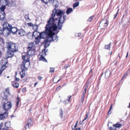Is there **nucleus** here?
<instances>
[{
	"instance_id": "nucleus-55",
	"label": "nucleus",
	"mask_w": 130,
	"mask_h": 130,
	"mask_svg": "<svg viewBox=\"0 0 130 130\" xmlns=\"http://www.w3.org/2000/svg\"><path fill=\"white\" fill-rule=\"evenodd\" d=\"M61 88V87L59 86L58 88H57L56 90H59Z\"/></svg>"
},
{
	"instance_id": "nucleus-62",
	"label": "nucleus",
	"mask_w": 130,
	"mask_h": 130,
	"mask_svg": "<svg viewBox=\"0 0 130 130\" xmlns=\"http://www.w3.org/2000/svg\"><path fill=\"white\" fill-rule=\"evenodd\" d=\"M127 11H126L125 12V13L124 14V15L126 14H127Z\"/></svg>"
},
{
	"instance_id": "nucleus-40",
	"label": "nucleus",
	"mask_w": 130,
	"mask_h": 130,
	"mask_svg": "<svg viewBox=\"0 0 130 130\" xmlns=\"http://www.w3.org/2000/svg\"><path fill=\"white\" fill-rule=\"evenodd\" d=\"M9 89L8 88H7L6 89L5 91V93H8V94H9Z\"/></svg>"
},
{
	"instance_id": "nucleus-35",
	"label": "nucleus",
	"mask_w": 130,
	"mask_h": 130,
	"mask_svg": "<svg viewBox=\"0 0 130 130\" xmlns=\"http://www.w3.org/2000/svg\"><path fill=\"white\" fill-rule=\"evenodd\" d=\"M93 17H94V16H91L90 17H89L88 18V21H89L90 22H91V21L93 19Z\"/></svg>"
},
{
	"instance_id": "nucleus-47",
	"label": "nucleus",
	"mask_w": 130,
	"mask_h": 130,
	"mask_svg": "<svg viewBox=\"0 0 130 130\" xmlns=\"http://www.w3.org/2000/svg\"><path fill=\"white\" fill-rule=\"evenodd\" d=\"M0 41L2 42L3 44L4 43V41L3 39L1 38H0Z\"/></svg>"
},
{
	"instance_id": "nucleus-45",
	"label": "nucleus",
	"mask_w": 130,
	"mask_h": 130,
	"mask_svg": "<svg viewBox=\"0 0 130 130\" xmlns=\"http://www.w3.org/2000/svg\"><path fill=\"white\" fill-rule=\"evenodd\" d=\"M32 121L30 119L28 120L27 122V124L29 125L31 123Z\"/></svg>"
},
{
	"instance_id": "nucleus-26",
	"label": "nucleus",
	"mask_w": 130,
	"mask_h": 130,
	"mask_svg": "<svg viewBox=\"0 0 130 130\" xmlns=\"http://www.w3.org/2000/svg\"><path fill=\"white\" fill-rule=\"evenodd\" d=\"M21 101L20 98L19 97H18L17 100V106L18 107V106L19 103Z\"/></svg>"
},
{
	"instance_id": "nucleus-38",
	"label": "nucleus",
	"mask_w": 130,
	"mask_h": 130,
	"mask_svg": "<svg viewBox=\"0 0 130 130\" xmlns=\"http://www.w3.org/2000/svg\"><path fill=\"white\" fill-rule=\"evenodd\" d=\"M88 114L87 113L86 114V116L84 117V119L83 120V121L84 122L85 120H86L88 117Z\"/></svg>"
},
{
	"instance_id": "nucleus-51",
	"label": "nucleus",
	"mask_w": 130,
	"mask_h": 130,
	"mask_svg": "<svg viewBox=\"0 0 130 130\" xmlns=\"http://www.w3.org/2000/svg\"><path fill=\"white\" fill-rule=\"evenodd\" d=\"M28 25H29L30 26H33V24L31 23H28L27 24Z\"/></svg>"
},
{
	"instance_id": "nucleus-24",
	"label": "nucleus",
	"mask_w": 130,
	"mask_h": 130,
	"mask_svg": "<svg viewBox=\"0 0 130 130\" xmlns=\"http://www.w3.org/2000/svg\"><path fill=\"white\" fill-rule=\"evenodd\" d=\"M12 86L14 87L18 88L19 86V84L17 83H15L14 84H12Z\"/></svg>"
},
{
	"instance_id": "nucleus-52",
	"label": "nucleus",
	"mask_w": 130,
	"mask_h": 130,
	"mask_svg": "<svg viewBox=\"0 0 130 130\" xmlns=\"http://www.w3.org/2000/svg\"><path fill=\"white\" fill-rule=\"evenodd\" d=\"M2 34H3V31H2L1 29L0 30V35H2Z\"/></svg>"
},
{
	"instance_id": "nucleus-2",
	"label": "nucleus",
	"mask_w": 130,
	"mask_h": 130,
	"mask_svg": "<svg viewBox=\"0 0 130 130\" xmlns=\"http://www.w3.org/2000/svg\"><path fill=\"white\" fill-rule=\"evenodd\" d=\"M58 37L57 35H54L53 37L49 35V36L47 39L44 40L42 44H44L45 48H46L50 45V42L53 41L55 42H57L58 40Z\"/></svg>"
},
{
	"instance_id": "nucleus-58",
	"label": "nucleus",
	"mask_w": 130,
	"mask_h": 130,
	"mask_svg": "<svg viewBox=\"0 0 130 130\" xmlns=\"http://www.w3.org/2000/svg\"><path fill=\"white\" fill-rule=\"evenodd\" d=\"M83 122V121H80V122H79V124H82L83 123V122Z\"/></svg>"
},
{
	"instance_id": "nucleus-56",
	"label": "nucleus",
	"mask_w": 130,
	"mask_h": 130,
	"mask_svg": "<svg viewBox=\"0 0 130 130\" xmlns=\"http://www.w3.org/2000/svg\"><path fill=\"white\" fill-rule=\"evenodd\" d=\"M3 1V0H0V5H1L2 4V3Z\"/></svg>"
},
{
	"instance_id": "nucleus-6",
	"label": "nucleus",
	"mask_w": 130,
	"mask_h": 130,
	"mask_svg": "<svg viewBox=\"0 0 130 130\" xmlns=\"http://www.w3.org/2000/svg\"><path fill=\"white\" fill-rule=\"evenodd\" d=\"M12 107V104L11 102H8L6 103H4L3 104V109L6 111L10 109Z\"/></svg>"
},
{
	"instance_id": "nucleus-49",
	"label": "nucleus",
	"mask_w": 130,
	"mask_h": 130,
	"mask_svg": "<svg viewBox=\"0 0 130 130\" xmlns=\"http://www.w3.org/2000/svg\"><path fill=\"white\" fill-rule=\"evenodd\" d=\"M3 124L2 123H1L0 124V130H1L3 126Z\"/></svg>"
},
{
	"instance_id": "nucleus-44",
	"label": "nucleus",
	"mask_w": 130,
	"mask_h": 130,
	"mask_svg": "<svg viewBox=\"0 0 130 130\" xmlns=\"http://www.w3.org/2000/svg\"><path fill=\"white\" fill-rule=\"evenodd\" d=\"M81 35V34L80 33H77L75 35V36L77 37H79Z\"/></svg>"
},
{
	"instance_id": "nucleus-59",
	"label": "nucleus",
	"mask_w": 130,
	"mask_h": 130,
	"mask_svg": "<svg viewBox=\"0 0 130 130\" xmlns=\"http://www.w3.org/2000/svg\"><path fill=\"white\" fill-rule=\"evenodd\" d=\"M75 130H81L80 128H77Z\"/></svg>"
},
{
	"instance_id": "nucleus-25",
	"label": "nucleus",
	"mask_w": 130,
	"mask_h": 130,
	"mask_svg": "<svg viewBox=\"0 0 130 130\" xmlns=\"http://www.w3.org/2000/svg\"><path fill=\"white\" fill-rule=\"evenodd\" d=\"M71 96H68V99L67 100H65L64 101V103L65 104H66L68 103V102H69L70 99H71Z\"/></svg>"
},
{
	"instance_id": "nucleus-15",
	"label": "nucleus",
	"mask_w": 130,
	"mask_h": 130,
	"mask_svg": "<svg viewBox=\"0 0 130 130\" xmlns=\"http://www.w3.org/2000/svg\"><path fill=\"white\" fill-rule=\"evenodd\" d=\"M8 117V114L7 112L0 115V120L4 119Z\"/></svg>"
},
{
	"instance_id": "nucleus-64",
	"label": "nucleus",
	"mask_w": 130,
	"mask_h": 130,
	"mask_svg": "<svg viewBox=\"0 0 130 130\" xmlns=\"http://www.w3.org/2000/svg\"><path fill=\"white\" fill-rule=\"evenodd\" d=\"M37 83H35V86H36V85L37 84Z\"/></svg>"
},
{
	"instance_id": "nucleus-8",
	"label": "nucleus",
	"mask_w": 130,
	"mask_h": 130,
	"mask_svg": "<svg viewBox=\"0 0 130 130\" xmlns=\"http://www.w3.org/2000/svg\"><path fill=\"white\" fill-rule=\"evenodd\" d=\"M14 52L9 51L8 50L7 53L6 54L7 58L11 57L14 55Z\"/></svg>"
},
{
	"instance_id": "nucleus-28",
	"label": "nucleus",
	"mask_w": 130,
	"mask_h": 130,
	"mask_svg": "<svg viewBox=\"0 0 130 130\" xmlns=\"http://www.w3.org/2000/svg\"><path fill=\"white\" fill-rule=\"evenodd\" d=\"M5 126L8 128L9 127L10 125V122H6L5 123Z\"/></svg>"
},
{
	"instance_id": "nucleus-17",
	"label": "nucleus",
	"mask_w": 130,
	"mask_h": 130,
	"mask_svg": "<svg viewBox=\"0 0 130 130\" xmlns=\"http://www.w3.org/2000/svg\"><path fill=\"white\" fill-rule=\"evenodd\" d=\"M5 18V13L3 12H0V19L2 20Z\"/></svg>"
},
{
	"instance_id": "nucleus-30",
	"label": "nucleus",
	"mask_w": 130,
	"mask_h": 130,
	"mask_svg": "<svg viewBox=\"0 0 130 130\" xmlns=\"http://www.w3.org/2000/svg\"><path fill=\"white\" fill-rule=\"evenodd\" d=\"M109 129L110 130H116L117 129L116 128L114 125H113L112 126L109 127Z\"/></svg>"
},
{
	"instance_id": "nucleus-57",
	"label": "nucleus",
	"mask_w": 130,
	"mask_h": 130,
	"mask_svg": "<svg viewBox=\"0 0 130 130\" xmlns=\"http://www.w3.org/2000/svg\"><path fill=\"white\" fill-rule=\"evenodd\" d=\"M76 127H75V126H74L73 127V125L72 126V129L73 130H74L75 128H76Z\"/></svg>"
},
{
	"instance_id": "nucleus-34",
	"label": "nucleus",
	"mask_w": 130,
	"mask_h": 130,
	"mask_svg": "<svg viewBox=\"0 0 130 130\" xmlns=\"http://www.w3.org/2000/svg\"><path fill=\"white\" fill-rule=\"evenodd\" d=\"M60 116L61 118H62L63 115V112L62 109H60Z\"/></svg>"
},
{
	"instance_id": "nucleus-61",
	"label": "nucleus",
	"mask_w": 130,
	"mask_h": 130,
	"mask_svg": "<svg viewBox=\"0 0 130 130\" xmlns=\"http://www.w3.org/2000/svg\"><path fill=\"white\" fill-rule=\"evenodd\" d=\"M128 52L127 53V55H126V58H127L128 56Z\"/></svg>"
},
{
	"instance_id": "nucleus-16",
	"label": "nucleus",
	"mask_w": 130,
	"mask_h": 130,
	"mask_svg": "<svg viewBox=\"0 0 130 130\" xmlns=\"http://www.w3.org/2000/svg\"><path fill=\"white\" fill-rule=\"evenodd\" d=\"M51 3L54 6L55 8H57L58 5V2L57 0H51Z\"/></svg>"
},
{
	"instance_id": "nucleus-1",
	"label": "nucleus",
	"mask_w": 130,
	"mask_h": 130,
	"mask_svg": "<svg viewBox=\"0 0 130 130\" xmlns=\"http://www.w3.org/2000/svg\"><path fill=\"white\" fill-rule=\"evenodd\" d=\"M65 13V11L59 10L57 11L55 8L53 10L52 14V17L50 18L48 21L49 24H47L46 26V32H41V39H45L47 37L48 38L49 36V35L52 37L54 35H55V34L53 31H55L57 28V19H56L55 20H54V17L56 13L57 16H60L58 22V25L59 27L58 29L60 30L61 29L62 26V24L66 18V15H63V17L62 15H63Z\"/></svg>"
},
{
	"instance_id": "nucleus-3",
	"label": "nucleus",
	"mask_w": 130,
	"mask_h": 130,
	"mask_svg": "<svg viewBox=\"0 0 130 130\" xmlns=\"http://www.w3.org/2000/svg\"><path fill=\"white\" fill-rule=\"evenodd\" d=\"M24 60L22 62V63L21 64V67L22 69V71L20 73L21 78H22L24 77L25 75V70L24 69V68L27 69L30 65V62L28 59L27 60Z\"/></svg>"
},
{
	"instance_id": "nucleus-14",
	"label": "nucleus",
	"mask_w": 130,
	"mask_h": 130,
	"mask_svg": "<svg viewBox=\"0 0 130 130\" xmlns=\"http://www.w3.org/2000/svg\"><path fill=\"white\" fill-rule=\"evenodd\" d=\"M111 74V71L109 70H107L105 73V78H109Z\"/></svg>"
},
{
	"instance_id": "nucleus-41",
	"label": "nucleus",
	"mask_w": 130,
	"mask_h": 130,
	"mask_svg": "<svg viewBox=\"0 0 130 130\" xmlns=\"http://www.w3.org/2000/svg\"><path fill=\"white\" fill-rule=\"evenodd\" d=\"M29 125L27 124L25 126L24 128V130H26L27 128H28Z\"/></svg>"
},
{
	"instance_id": "nucleus-32",
	"label": "nucleus",
	"mask_w": 130,
	"mask_h": 130,
	"mask_svg": "<svg viewBox=\"0 0 130 130\" xmlns=\"http://www.w3.org/2000/svg\"><path fill=\"white\" fill-rule=\"evenodd\" d=\"M111 44V43H110L108 45H105V48L106 49H107L108 50L110 48V45Z\"/></svg>"
},
{
	"instance_id": "nucleus-4",
	"label": "nucleus",
	"mask_w": 130,
	"mask_h": 130,
	"mask_svg": "<svg viewBox=\"0 0 130 130\" xmlns=\"http://www.w3.org/2000/svg\"><path fill=\"white\" fill-rule=\"evenodd\" d=\"M33 37L34 36L36 39L35 42L36 44H38L41 39V33L37 31H34L32 35Z\"/></svg>"
},
{
	"instance_id": "nucleus-53",
	"label": "nucleus",
	"mask_w": 130,
	"mask_h": 130,
	"mask_svg": "<svg viewBox=\"0 0 130 130\" xmlns=\"http://www.w3.org/2000/svg\"><path fill=\"white\" fill-rule=\"evenodd\" d=\"M78 122V121H77V122H76L75 124V127H76L77 126V123Z\"/></svg>"
},
{
	"instance_id": "nucleus-11",
	"label": "nucleus",
	"mask_w": 130,
	"mask_h": 130,
	"mask_svg": "<svg viewBox=\"0 0 130 130\" xmlns=\"http://www.w3.org/2000/svg\"><path fill=\"white\" fill-rule=\"evenodd\" d=\"M11 27V26L9 25V24L7 23H5L3 25V29H10Z\"/></svg>"
},
{
	"instance_id": "nucleus-60",
	"label": "nucleus",
	"mask_w": 130,
	"mask_h": 130,
	"mask_svg": "<svg viewBox=\"0 0 130 130\" xmlns=\"http://www.w3.org/2000/svg\"><path fill=\"white\" fill-rule=\"evenodd\" d=\"M2 130H8L7 129H6V128H3V129Z\"/></svg>"
},
{
	"instance_id": "nucleus-54",
	"label": "nucleus",
	"mask_w": 130,
	"mask_h": 130,
	"mask_svg": "<svg viewBox=\"0 0 130 130\" xmlns=\"http://www.w3.org/2000/svg\"><path fill=\"white\" fill-rule=\"evenodd\" d=\"M19 80V79L17 78H15V80L17 81H18Z\"/></svg>"
},
{
	"instance_id": "nucleus-18",
	"label": "nucleus",
	"mask_w": 130,
	"mask_h": 130,
	"mask_svg": "<svg viewBox=\"0 0 130 130\" xmlns=\"http://www.w3.org/2000/svg\"><path fill=\"white\" fill-rule=\"evenodd\" d=\"M10 31H11L14 34L18 30L17 28L15 27H11V28L10 29Z\"/></svg>"
},
{
	"instance_id": "nucleus-20",
	"label": "nucleus",
	"mask_w": 130,
	"mask_h": 130,
	"mask_svg": "<svg viewBox=\"0 0 130 130\" xmlns=\"http://www.w3.org/2000/svg\"><path fill=\"white\" fill-rule=\"evenodd\" d=\"M73 11V9L72 8H68L67 9L66 13L68 14L72 12Z\"/></svg>"
},
{
	"instance_id": "nucleus-39",
	"label": "nucleus",
	"mask_w": 130,
	"mask_h": 130,
	"mask_svg": "<svg viewBox=\"0 0 130 130\" xmlns=\"http://www.w3.org/2000/svg\"><path fill=\"white\" fill-rule=\"evenodd\" d=\"M127 75V73H125L123 76L122 78L121 79V80H122L123 78H124L126 77Z\"/></svg>"
},
{
	"instance_id": "nucleus-10",
	"label": "nucleus",
	"mask_w": 130,
	"mask_h": 130,
	"mask_svg": "<svg viewBox=\"0 0 130 130\" xmlns=\"http://www.w3.org/2000/svg\"><path fill=\"white\" fill-rule=\"evenodd\" d=\"M3 35L6 36H8L10 34V29H3Z\"/></svg>"
},
{
	"instance_id": "nucleus-12",
	"label": "nucleus",
	"mask_w": 130,
	"mask_h": 130,
	"mask_svg": "<svg viewBox=\"0 0 130 130\" xmlns=\"http://www.w3.org/2000/svg\"><path fill=\"white\" fill-rule=\"evenodd\" d=\"M18 35L21 36H23L25 35V32L24 30L23 29H21L18 30Z\"/></svg>"
},
{
	"instance_id": "nucleus-50",
	"label": "nucleus",
	"mask_w": 130,
	"mask_h": 130,
	"mask_svg": "<svg viewBox=\"0 0 130 130\" xmlns=\"http://www.w3.org/2000/svg\"><path fill=\"white\" fill-rule=\"evenodd\" d=\"M119 10V9H118V12H117V13L116 14H115L114 15V19H115L116 17L117 16V13H118V11Z\"/></svg>"
},
{
	"instance_id": "nucleus-63",
	"label": "nucleus",
	"mask_w": 130,
	"mask_h": 130,
	"mask_svg": "<svg viewBox=\"0 0 130 130\" xmlns=\"http://www.w3.org/2000/svg\"><path fill=\"white\" fill-rule=\"evenodd\" d=\"M38 78L39 79V80H41V77L40 76H39L38 77Z\"/></svg>"
},
{
	"instance_id": "nucleus-48",
	"label": "nucleus",
	"mask_w": 130,
	"mask_h": 130,
	"mask_svg": "<svg viewBox=\"0 0 130 130\" xmlns=\"http://www.w3.org/2000/svg\"><path fill=\"white\" fill-rule=\"evenodd\" d=\"M84 96H82V97L81 99V101L83 103L84 101Z\"/></svg>"
},
{
	"instance_id": "nucleus-23",
	"label": "nucleus",
	"mask_w": 130,
	"mask_h": 130,
	"mask_svg": "<svg viewBox=\"0 0 130 130\" xmlns=\"http://www.w3.org/2000/svg\"><path fill=\"white\" fill-rule=\"evenodd\" d=\"M114 125V126H115V127L116 128H119L120 127H121L122 126V124L121 123H117L116 124H115Z\"/></svg>"
},
{
	"instance_id": "nucleus-46",
	"label": "nucleus",
	"mask_w": 130,
	"mask_h": 130,
	"mask_svg": "<svg viewBox=\"0 0 130 130\" xmlns=\"http://www.w3.org/2000/svg\"><path fill=\"white\" fill-rule=\"evenodd\" d=\"M112 104L111 107H110V109H109V111L108 112V115H109V114H111V113H110V110L112 108Z\"/></svg>"
},
{
	"instance_id": "nucleus-22",
	"label": "nucleus",
	"mask_w": 130,
	"mask_h": 130,
	"mask_svg": "<svg viewBox=\"0 0 130 130\" xmlns=\"http://www.w3.org/2000/svg\"><path fill=\"white\" fill-rule=\"evenodd\" d=\"M5 66H2L1 69H0V76L2 73L3 71L5 69Z\"/></svg>"
},
{
	"instance_id": "nucleus-7",
	"label": "nucleus",
	"mask_w": 130,
	"mask_h": 130,
	"mask_svg": "<svg viewBox=\"0 0 130 130\" xmlns=\"http://www.w3.org/2000/svg\"><path fill=\"white\" fill-rule=\"evenodd\" d=\"M108 24V22L106 19L103 20L100 24L99 25L102 28L107 26Z\"/></svg>"
},
{
	"instance_id": "nucleus-43",
	"label": "nucleus",
	"mask_w": 130,
	"mask_h": 130,
	"mask_svg": "<svg viewBox=\"0 0 130 130\" xmlns=\"http://www.w3.org/2000/svg\"><path fill=\"white\" fill-rule=\"evenodd\" d=\"M28 56L26 55H25V56H23L22 57V59L24 60H25V58H27Z\"/></svg>"
},
{
	"instance_id": "nucleus-36",
	"label": "nucleus",
	"mask_w": 130,
	"mask_h": 130,
	"mask_svg": "<svg viewBox=\"0 0 130 130\" xmlns=\"http://www.w3.org/2000/svg\"><path fill=\"white\" fill-rule=\"evenodd\" d=\"M87 87H88L87 86L85 87V89L84 90L83 92V96H84V95L86 93V89Z\"/></svg>"
},
{
	"instance_id": "nucleus-13",
	"label": "nucleus",
	"mask_w": 130,
	"mask_h": 130,
	"mask_svg": "<svg viewBox=\"0 0 130 130\" xmlns=\"http://www.w3.org/2000/svg\"><path fill=\"white\" fill-rule=\"evenodd\" d=\"M35 46V43L33 42H30L28 44L27 49L28 50L32 49V48L34 47Z\"/></svg>"
},
{
	"instance_id": "nucleus-21",
	"label": "nucleus",
	"mask_w": 130,
	"mask_h": 130,
	"mask_svg": "<svg viewBox=\"0 0 130 130\" xmlns=\"http://www.w3.org/2000/svg\"><path fill=\"white\" fill-rule=\"evenodd\" d=\"M47 50H46V48H45L44 50H43L42 51V55H42L45 56L46 55V52H47Z\"/></svg>"
},
{
	"instance_id": "nucleus-42",
	"label": "nucleus",
	"mask_w": 130,
	"mask_h": 130,
	"mask_svg": "<svg viewBox=\"0 0 130 130\" xmlns=\"http://www.w3.org/2000/svg\"><path fill=\"white\" fill-rule=\"evenodd\" d=\"M54 70V69L53 68H50V72H53Z\"/></svg>"
},
{
	"instance_id": "nucleus-37",
	"label": "nucleus",
	"mask_w": 130,
	"mask_h": 130,
	"mask_svg": "<svg viewBox=\"0 0 130 130\" xmlns=\"http://www.w3.org/2000/svg\"><path fill=\"white\" fill-rule=\"evenodd\" d=\"M50 0H41V1L46 4H47L48 2L50 1Z\"/></svg>"
},
{
	"instance_id": "nucleus-9",
	"label": "nucleus",
	"mask_w": 130,
	"mask_h": 130,
	"mask_svg": "<svg viewBox=\"0 0 130 130\" xmlns=\"http://www.w3.org/2000/svg\"><path fill=\"white\" fill-rule=\"evenodd\" d=\"M8 5L9 6H16L15 1L14 0H9L8 2Z\"/></svg>"
},
{
	"instance_id": "nucleus-19",
	"label": "nucleus",
	"mask_w": 130,
	"mask_h": 130,
	"mask_svg": "<svg viewBox=\"0 0 130 130\" xmlns=\"http://www.w3.org/2000/svg\"><path fill=\"white\" fill-rule=\"evenodd\" d=\"M27 52L28 55L29 56L32 55L34 54V51L32 49L28 50Z\"/></svg>"
},
{
	"instance_id": "nucleus-33",
	"label": "nucleus",
	"mask_w": 130,
	"mask_h": 130,
	"mask_svg": "<svg viewBox=\"0 0 130 130\" xmlns=\"http://www.w3.org/2000/svg\"><path fill=\"white\" fill-rule=\"evenodd\" d=\"M5 6H2L1 7H0V9L1 12H4L5 9Z\"/></svg>"
},
{
	"instance_id": "nucleus-27",
	"label": "nucleus",
	"mask_w": 130,
	"mask_h": 130,
	"mask_svg": "<svg viewBox=\"0 0 130 130\" xmlns=\"http://www.w3.org/2000/svg\"><path fill=\"white\" fill-rule=\"evenodd\" d=\"M32 28L34 30H36L38 28V26L37 25H35L33 26Z\"/></svg>"
},
{
	"instance_id": "nucleus-31",
	"label": "nucleus",
	"mask_w": 130,
	"mask_h": 130,
	"mask_svg": "<svg viewBox=\"0 0 130 130\" xmlns=\"http://www.w3.org/2000/svg\"><path fill=\"white\" fill-rule=\"evenodd\" d=\"M79 3L78 2H76L73 5V8H74L75 7H76L79 5Z\"/></svg>"
},
{
	"instance_id": "nucleus-29",
	"label": "nucleus",
	"mask_w": 130,
	"mask_h": 130,
	"mask_svg": "<svg viewBox=\"0 0 130 130\" xmlns=\"http://www.w3.org/2000/svg\"><path fill=\"white\" fill-rule=\"evenodd\" d=\"M43 56L41 55V61H43L45 62H47V61L46 59Z\"/></svg>"
},
{
	"instance_id": "nucleus-5",
	"label": "nucleus",
	"mask_w": 130,
	"mask_h": 130,
	"mask_svg": "<svg viewBox=\"0 0 130 130\" xmlns=\"http://www.w3.org/2000/svg\"><path fill=\"white\" fill-rule=\"evenodd\" d=\"M17 45L14 43L9 42L8 43L7 47L8 50L13 52H16L17 51Z\"/></svg>"
}]
</instances>
